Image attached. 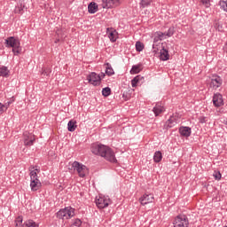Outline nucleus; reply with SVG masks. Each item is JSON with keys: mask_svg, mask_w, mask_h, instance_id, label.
Masks as SVG:
<instances>
[{"mask_svg": "<svg viewBox=\"0 0 227 227\" xmlns=\"http://www.w3.org/2000/svg\"><path fill=\"white\" fill-rule=\"evenodd\" d=\"M90 150L92 153H94V155H99L100 157H104V159H106V160H108L109 162H118V160H116V156L114 155V152L107 145L95 143L91 145Z\"/></svg>", "mask_w": 227, "mask_h": 227, "instance_id": "f257e3e1", "label": "nucleus"}, {"mask_svg": "<svg viewBox=\"0 0 227 227\" xmlns=\"http://www.w3.org/2000/svg\"><path fill=\"white\" fill-rule=\"evenodd\" d=\"M5 47L8 49L12 48V52L14 56H19L22 48L20 47V40L15 36H10L5 39Z\"/></svg>", "mask_w": 227, "mask_h": 227, "instance_id": "f03ea898", "label": "nucleus"}, {"mask_svg": "<svg viewBox=\"0 0 227 227\" xmlns=\"http://www.w3.org/2000/svg\"><path fill=\"white\" fill-rule=\"evenodd\" d=\"M74 208L72 207H65L64 209H60L59 212H57L56 215L58 219H70L71 217H74Z\"/></svg>", "mask_w": 227, "mask_h": 227, "instance_id": "7ed1b4c3", "label": "nucleus"}, {"mask_svg": "<svg viewBox=\"0 0 227 227\" xmlns=\"http://www.w3.org/2000/svg\"><path fill=\"white\" fill-rule=\"evenodd\" d=\"M174 227H189V218L185 215H178L174 222Z\"/></svg>", "mask_w": 227, "mask_h": 227, "instance_id": "20e7f679", "label": "nucleus"}, {"mask_svg": "<svg viewBox=\"0 0 227 227\" xmlns=\"http://www.w3.org/2000/svg\"><path fill=\"white\" fill-rule=\"evenodd\" d=\"M72 168L74 171H77L81 178H84V176H86V173H88V168L78 161H74L72 164Z\"/></svg>", "mask_w": 227, "mask_h": 227, "instance_id": "39448f33", "label": "nucleus"}, {"mask_svg": "<svg viewBox=\"0 0 227 227\" xmlns=\"http://www.w3.org/2000/svg\"><path fill=\"white\" fill-rule=\"evenodd\" d=\"M87 81H89L90 84H92L93 86H100L102 82L100 74H97L95 72L87 75Z\"/></svg>", "mask_w": 227, "mask_h": 227, "instance_id": "423d86ee", "label": "nucleus"}, {"mask_svg": "<svg viewBox=\"0 0 227 227\" xmlns=\"http://www.w3.org/2000/svg\"><path fill=\"white\" fill-rule=\"evenodd\" d=\"M96 205L98 208H107L111 205V199L108 197H98L96 198Z\"/></svg>", "mask_w": 227, "mask_h": 227, "instance_id": "0eeeda50", "label": "nucleus"}, {"mask_svg": "<svg viewBox=\"0 0 227 227\" xmlns=\"http://www.w3.org/2000/svg\"><path fill=\"white\" fill-rule=\"evenodd\" d=\"M35 140L36 139L35 138V135L33 133H29L27 131L23 133V143L25 146H33Z\"/></svg>", "mask_w": 227, "mask_h": 227, "instance_id": "6e6552de", "label": "nucleus"}, {"mask_svg": "<svg viewBox=\"0 0 227 227\" xmlns=\"http://www.w3.org/2000/svg\"><path fill=\"white\" fill-rule=\"evenodd\" d=\"M160 59H161V61H168V59H169V47L167 45L166 43H161Z\"/></svg>", "mask_w": 227, "mask_h": 227, "instance_id": "1a4fd4ad", "label": "nucleus"}, {"mask_svg": "<svg viewBox=\"0 0 227 227\" xmlns=\"http://www.w3.org/2000/svg\"><path fill=\"white\" fill-rule=\"evenodd\" d=\"M223 85V78L219 75H214L211 78V82L209 83L210 88H213L214 90H217V88H221Z\"/></svg>", "mask_w": 227, "mask_h": 227, "instance_id": "9d476101", "label": "nucleus"}, {"mask_svg": "<svg viewBox=\"0 0 227 227\" xmlns=\"http://www.w3.org/2000/svg\"><path fill=\"white\" fill-rule=\"evenodd\" d=\"M101 6L104 9L116 8V6H120V0H102Z\"/></svg>", "mask_w": 227, "mask_h": 227, "instance_id": "9b49d317", "label": "nucleus"}, {"mask_svg": "<svg viewBox=\"0 0 227 227\" xmlns=\"http://www.w3.org/2000/svg\"><path fill=\"white\" fill-rule=\"evenodd\" d=\"M154 200H155V198L153 197V194L145 193L139 199V201H140L141 205L145 206V205H148V203H153Z\"/></svg>", "mask_w": 227, "mask_h": 227, "instance_id": "f8f14e48", "label": "nucleus"}, {"mask_svg": "<svg viewBox=\"0 0 227 227\" xmlns=\"http://www.w3.org/2000/svg\"><path fill=\"white\" fill-rule=\"evenodd\" d=\"M213 104L215 107H221V106L223 105V95H221V93L214 94Z\"/></svg>", "mask_w": 227, "mask_h": 227, "instance_id": "ddd939ff", "label": "nucleus"}, {"mask_svg": "<svg viewBox=\"0 0 227 227\" xmlns=\"http://www.w3.org/2000/svg\"><path fill=\"white\" fill-rule=\"evenodd\" d=\"M176 123V117L170 116V118L165 122L164 127L165 129H171L172 127H175Z\"/></svg>", "mask_w": 227, "mask_h": 227, "instance_id": "4468645a", "label": "nucleus"}, {"mask_svg": "<svg viewBox=\"0 0 227 227\" xmlns=\"http://www.w3.org/2000/svg\"><path fill=\"white\" fill-rule=\"evenodd\" d=\"M30 187H31V191L35 192L38 191L40 187H42V183L40 182V180H31Z\"/></svg>", "mask_w": 227, "mask_h": 227, "instance_id": "2eb2a0df", "label": "nucleus"}, {"mask_svg": "<svg viewBox=\"0 0 227 227\" xmlns=\"http://www.w3.org/2000/svg\"><path fill=\"white\" fill-rule=\"evenodd\" d=\"M179 134L184 137H189L191 136V128L189 127H181L179 129Z\"/></svg>", "mask_w": 227, "mask_h": 227, "instance_id": "dca6fc26", "label": "nucleus"}, {"mask_svg": "<svg viewBox=\"0 0 227 227\" xmlns=\"http://www.w3.org/2000/svg\"><path fill=\"white\" fill-rule=\"evenodd\" d=\"M29 171L31 180H38V173H40V170L37 168L35 169V167H30Z\"/></svg>", "mask_w": 227, "mask_h": 227, "instance_id": "f3484780", "label": "nucleus"}, {"mask_svg": "<svg viewBox=\"0 0 227 227\" xmlns=\"http://www.w3.org/2000/svg\"><path fill=\"white\" fill-rule=\"evenodd\" d=\"M155 116H159L160 113H164V106H162V104L157 103L156 106L153 109Z\"/></svg>", "mask_w": 227, "mask_h": 227, "instance_id": "a211bd4d", "label": "nucleus"}, {"mask_svg": "<svg viewBox=\"0 0 227 227\" xmlns=\"http://www.w3.org/2000/svg\"><path fill=\"white\" fill-rule=\"evenodd\" d=\"M77 129V121L71 120L67 123V130L69 132H75V129Z\"/></svg>", "mask_w": 227, "mask_h": 227, "instance_id": "6ab92c4d", "label": "nucleus"}, {"mask_svg": "<svg viewBox=\"0 0 227 227\" xmlns=\"http://www.w3.org/2000/svg\"><path fill=\"white\" fill-rule=\"evenodd\" d=\"M88 12L89 13H97V12H98V4H97L95 2H91L88 5Z\"/></svg>", "mask_w": 227, "mask_h": 227, "instance_id": "aec40b11", "label": "nucleus"}, {"mask_svg": "<svg viewBox=\"0 0 227 227\" xmlns=\"http://www.w3.org/2000/svg\"><path fill=\"white\" fill-rule=\"evenodd\" d=\"M110 29H111V28H107L106 33H107V35H108L109 40H110L113 43H114V42H116V35H118V32H116V30H112V31L109 32Z\"/></svg>", "mask_w": 227, "mask_h": 227, "instance_id": "412c9836", "label": "nucleus"}, {"mask_svg": "<svg viewBox=\"0 0 227 227\" xmlns=\"http://www.w3.org/2000/svg\"><path fill=\"white\" fill-rule=\"evenodd\" d=\"M105 67H106V75L108 76L114 75V69H113V67L111 66V64L106 63L105 64Z\"/></svg>", "mask_w": 227, "mask_h": 227, "instance_id": "4be33fe9", "label": "nucleus"}, {"mask_svg": "<svg viewBox=\"0 0 227 227\" xmlns=\"http://www.w3.org/2000/svg\"><path fill=\"white\" fill-rule=\"evenodd\" d=\"M153 160L156 163H159L160 162V160H162V153H160V151H157L154 153Z\"/></svg>", "mask_w": 227, "mask_h": 227, "instance_id": "5701e85b", "label": "nucleus"}, {"mask_svg": "<svg viewBox=\"0 0 227 227\" xmlns=\"http://www.w3.org/2000/svg\"><path fill=\"white\" fill-rule=\"evenodd\" d=\"M51 72H52V69H51V67H49L42 68V75H43V77H49Z\"/></svg>", "mask_w": 227, "mask_h": 227, "instance_id": "b1692460", "label": "nucleus"}, {"mask_svg": "<svg viewBox=\"0 0 227 227\" xmlns=\"http://www.w3.org/2000/svg\"><path fill=\"white\" fill-rule=\"evenodd\" d=\"M24 8H25L24 4H18V6H16L14 12L19 13V15H22V13H24Z\"/></svg>", "mask_w": 227, "mask_h": 227, "instance_id": "393cba45", "label": "nucleus"}, {"mask_svg": "<svg viewBox=\"0 0 227 227\" xmlns=\"http://www.w3.org/2000/svg\"><path fill=\"white\" fill-rule=\"evenodd\" d=\"M141 64L133 66L130 70V74H139V72H141Z\"/></svg>", "mask_w": 227, "mask_h": 227, "instance_id": "a878e982", "label": "nucleus"}, {"mask_svg": "<svg viewBox=\"0 0 227 227\" xmlns=\"http://www.w3.org/2000/svg\"><path fill=\"white\" fill-rule=\"evenodd\" d=\"M22 226H27V227H38V223H36L35 221L33 220H27L24 223V224Z\"/></svg>", "mask_w": 227, "mask_h": 227, "instance_id": "bb28decb", "label": "nucleus"}, {"mask_svg": "<svg viewBox=\"0 0 227 227\" xmlns=\"http://www.w3.org/2000/svg\"><path fill=\"white\" fill-rule=\"evenodd\" d=\"M10 71H8V67H0V77H6Z\"/></svg>", "mask_w": 227, "mask_h": 227, "instance_id": "cd10ccee", "label": "nucleus"}, {"mask_svg": "<svg viewBox=\"0 0 227 227\" xmlns=\"http://www.w3.org/2000/svg\"><path fill=\"white\" fill-rule=\"evenodd\" d=\"M219 6L223 12H227V0H220Z\"/></svg>", "mask_w": 227, "mask_h": 227, "instance_id": "c85d7f7f", "label": "nucleus"}, {"mask_svg": "<svg viewBox=\"0 0 227 227\" xmlns=\"http://www.w3.org/2000/svg\"><path fill=\"white\" fill-rule=\"evenodd\" d=\"M143 49H145V44H143V43L137 41L136 43L137 52H141L143 51Z\"/></svg>", "mask_w": 227, "mask_h": 227, "instance_id": "c756f323", "label": "nucleus"}, {"mask_svg": "<svg viewBox=\"0 0 227 227\" xmlns=\"http://www.w3.org/2000/svg\"><path fill=\"white\" fill-rule=\"evenodd\" d=\"M152 1L150 0H141L140 2V8H146V6H150Z\"/></svg>", "mask_w": 227, "mask_h": 227, "instance_id": "7c9ffc66", "label": "nucleus"}, {"mask_svg": "<svg viewBox=\"0 0 227 227\" xmlns=\"http://www.w3.org/2000/svg\"><path fill=\"white\" fill-rule=\"evenodd\" d=\"M102 95L103 97H109L111 95V88L106 87L102 90Z\"/></svg>", "mask_w": 227, "mask_h": 227, "instance_id": "2f4dec72", "label": "nucleus"}, {"mask_svg": "<svg viewBox=\"0 0 227 227\" xmlns=\"http://www.w3.org/2000/svg\"><path fill=\"white\" fill-rule=\"evenodd\" d=\"M166 36L171 37L173 35H175V27H169L168 32L165 33Z\"/></svg>", "mask_w": 227, "mask_h": 227, "instance_id": "473e14b6", "label": "nucleus"}, {"mask_svg": "<svg viewBox=\"0 0 227 227\" xmlns=\"http://www.w3.org/2000/svg\"><path fill=\"white\" fill-rule=\"evenodd\" d=\"M22 221H23L22 215L18 216V217L16 218V220H15L16 227L20 226V224H22Z\"/></svg>", "mask_w": 227, "mask_h": 227, "instance_id": "72a5a7b5", "label": "nucleus"}, {"mask_svg": "<svg viewBox=\"0 0 227 227\" xmlns=\"http://www.w3.org/2000/svg\"><path fill=\"white\" fill-rule=\"evenodd\" d=\"M137 82H139V76H136V77L131 81L132 88H136V86H137Z\"/></svg>", "mask_w": 227, "mask_h": 227, "instance_id": "f704fd0d", "label": "nucleus"}, {"mask_svg": "<svg viewBox=\"0 0 227 227\" xmlns=\"http://www.w3.org/2000/svg\"><path fill=\"white\" fill-rule=\"evenodd\" d=\"M205 8H210V0H200Z\"/></svg>", "mask_w": 227, "mask_h": 227, "instance_id": "c9c22d12", "label": "nucleus"}, {"mask_svg": "<svg viewBox=\"0 0 227 227\" xmlns=\"http://www.w3.org/2000/svg\"><path fill=\"white\" fill-rule=\"evenodd\" d=\"M81 224H82V222L81 221V219L77 218L74 220V222L73 223V226H81Z\"/></svg>", "mask_w": 227, "mask_h": 227, "instance_id": "e433bc0d", "label": "nucleus"}, {"mask_svg": "<svg viewBox=\"0 0 227 227\" xmlns=\"http://www.w3.org/2000/svg\"><path fill=\"white\" fill-rule=\"evenodd\" d=\"M215 180H220L221 179V172H217V171H215L214 174H213Z\"/></svg>", "mask_w": 227, "mask_h": 227, "instance_id": "4c0bfd02", "label": "nucleus"}, {"mask_svg": "<svg viewBox=\"0 0 227 227\" xmlns=\"http://www.w3.org/2000/svg\"><path fill=\"white\" fill-rule=\"evenodd\" d=\"M13 101H14V99H11L10 101H8L7 103H5V104L4 105V107H5V110L10 107V105H11V104H13Z\"/></svg>", "mask_w": 227, "mask_h": 227, "instance_id": "58836bf2", "label": "nucleus"}, {"mask_svg": "<svg viewBox=\"0 0 227 227\" xmlns=\"http://www.w3.org/2000/svg\"><path fill=\"white\" fill-rule=\"evenodd\" d=\"M199 121H200V123H207V117H205V116H200V117L199 118Z\"/></svg>", "mask_w": 227, "mask_h": 227, "instance_id": "ea45409f", "label": "nucleus"}, {"mask_svg": "<svg viewBox=\"0 0 227 227\" xmlns=\"http://www.w3.org/2000/svg\"><path fill=\"white\" fill-rule=\"evenodd\" d=\"M4 111H6V108L4 107V105L0 103V114H3V113H4Z\"/></svg>", "mask_w": 227, "mask_h": 227, "instance_id": "a19ab883", "label": "nucleus"}, {"mask_svg": "<svg viewBox=\"0 0 227 227\" xmlns=\"http://www.w3.org/2000/svg\"><path fill=\"white\" fill-rule=\"evenodd\" d=\"M158 36H159L160 40H162V38H164V36H166V33L159 32Z\"/></svg>", "mask_w": 227, "mask_h": 227, "instance_id": "79ce46f5", "label": "nucleus"}, {"mask_svg": "<svg viewBox=\"0 0 227 227\" xmlns=\"http://www.w3.org/2000/svg\"><path fill=\"white\" fill-rule=\"evenodd\" d=\"M223 51H224V52L227 53V42H226V43H225L224 46H223Z\"/></svg>", "mask_w": 227, "mask_h": 227, "instance_id": "37998d69", "label": "nucleus"}, {"mask_svg": "<svg viewBox=\"0 0 227 227\" xmlns=\"http://www.w3.org/2000/svg\"><path fill=\"white\" fill-rule=\"evenodd\" d=\"M59 40H63V36H61L60 38L57 39V40L55 41V43H58V42H59Z\"/></svg>", "mask_w": 227, "mask_h": 227, "instance_id": "c03bdc74", "label": "nucleus"}, {"mask_svg": "<svg viewBox=\"0 0 227 227\" xmlns=\"http://www.w3.org/2000/svg\"><path fill=\"white\" fill-rule=\"evenodd\" d=\"M99 77H101V79H103V77H106V74L101 73V75H99Z\"/></svg>", "mask_w": 227, "mask_h": 227, "instance_id": "a18cd8bd", "label": "nucleus"}, {"mask_svg": "<svg viewBox=\"0 0 227 227\" xmlns=\"http://www.w3.org/2000/svg\"><path fill=\"white\" fill-rule=\"evenodd\" d=\"M153 49H155V45H153Z\"/></svg>", "mask_w": 227, "mask_h": 227, "instance_id": "49530a36", "label": "nucleus"}, {"mask_svg": "<svg viewBox=\"0 0 227 227\" xmlns=\"http://www.w3.org/2000/svg\"><path fill=\"white\" fill-rule=\"evenodd\" d=\"M57 35H59V32H57Z\"/></svg>", "mask_w": 227, "mask_h": 227, "instance_id": "de8ad7c7", "label": "nucleus"}]
</instances>
